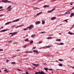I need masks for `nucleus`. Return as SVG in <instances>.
<instances>
[{
	"mask_svg": "<svg viewBox=\"0 0 74 74\" xmlns=\"http://www.w3.org/2000/svg\"><path fill=\"white\" fill-rule=\"evenodd\" d=\"M26 47H27V45H24V46H23V48H26Z\"/></svg>",
	"mask_w": 74,
	"mask_h": 74,
	"instance_id": "f3484780",
	"label": "nucleus"
},
{
	"mask_svg": "<svg viewBox=\"0 0 74 74\" xmlns=\"http://www.w3.org/2000/svg\"><path fill=\"white\" fill-rule=\"evenodd\" d=\"M13 35H14L13 34H12L11 36H10V37H11L12 36H13Z\"/></svg>",
	"mask_w": 74,
	"mask_h": 74,
	"instance_id": "8fccbe9b",
	"label": "nucleus"
},
{
	"mask_svg": "<svg viewBox=\"0 0 74 74\" xmlns=\"http://www.w3.org/2000/svg\"><path fill=\"white\" fill-rule=\"evenodd\" d=\"M7 69H5L3 71H7Z\"/></svg>",
	"mask_w": 74,
	"mask_h": 74,
	"instance_id": "09e8293b",
	"label": "nucleus"
},
{
	"mask_svg": "<svg viewBox=\"0 0 74 74\" xmlns=\"http://www.w3.org/2000/svg\"><path fill=\"white\" fill-rule=\"evenodd\" d=\"M17 70H18V71H22V70H21V69H17Z\"/></svg>",
	"mask_w": 74,
	"mask_h": 74,
	"instance_id": "473e14b6",
	"label": "nucleus"
},
{
	"mask_svg": "<svg viewBox=\"0 0 74 74\" xmlns=\"http://www.w3.org/2000/svg\"><path fill=\"white\" fill-rule=\"evenodd\" d=\"M12 33L13 34H17V32H13Z\"/></svg>",
	"mask_w": 74,
	"mask_h": 74,
	"instance_id": "7c9ffc66",
	"label": "nucleus"
},
{
	"mask_svg": "<svg viewBox=\"0 0 74 74\" xmlns=\"http://www.w3.org/2000/svg\"><path fill=\"white\" fill-rule=\"evenodd\" d=\"M11 64H15V62H12L11 63Z\"/></svg>",
	"mask_w": 74,
	"mask_h": 74,
	"instance_id": "2f4dec72",
	"label": "nucleus"
},
{
	"mask_svg": "<svg viewBox=\"0 0 74 74\" xmlns=\"http://www.w3.org/2000/svg\"><path fill=\"white\" fill-rule=\"evenodd\" d=\"M42 43V41H41L39 42H38V43L40 44H41V43Z\"/></svg>",
	"mask_w": 74,
	"mask_h": 74,
	"instance_id": "72a5a7b5",
	"label": "nucleus"
},
{
	"mask_svg": "<svg viewBox=\"0 0 74 74\" xmlns=\"http://www.w3.org/2000/svg\"><path fill=\"white\" fill-rule=\"evenodd\" d=\"M68 34H71V35H73V33L70 32V31L69 32Z\"/></svg>",
	"mask_w": 74,
	"mask_h": 74,
	"instance_id": "2eb2a0df",
	"label": "nucleus"
},
{
	"mask_svg": "<svg viewBox=\"0 0 74 74\" xmlns=\"http://www.w3.org/2000/svg\"><path fill=\"white\" fill-rule=\"evenodd\" d=\"M49 7V5H45V6H43V8H46L47 7Z\"/></svg>",
	"mask_w": 74,
	"mask_h": 74,
	"instance_id": "f8f14e48",
	"label": "nucleus"
},
{
	"mask_svg": "<svg viewBox=\"0 0 74 74\" xmlns=\"http://www.w3.org/2000/svg\"><path fill=\"white\" fill-rule=\"evenodd\" d=\"M1 51H3V49H1Z\"/></svg>",
	"mask_w": 74,
	"mask_h": 74,
	"instance_id": "69168bd1",
	"label": "nucleus"
},
{
	"mask_svg": "<svg viewBox=\"0 0 74 74\" xmlns=\"http://www.w3.org/2000/svg\"><path fill=\"white\" fill-rule=\"evenodd\" d=\"M32 65H35V66H36V67H37V66H39L40 65V64H32Z\"/></svg>",
	"mask_w": 74,
	"mask_h": 74,
	"instance_id": "ddd939ff",
	"label": "nucleus"
},
{
	"mask_svg": "<svg viewBox=\"0 0 74 74\" xmlns=\"http://www.w3.org/2000/svg\"><path fill=\"white\" fill-rule=\"evenodd\" d=\"M8 3H11V1H8Z\"/></svg>",
	"mask_w": 74,
	"mask_h": 74,
	"instance_id": "680f3d73",
	"label": "nucleus"
},
{
	"mask_svg": "<svg viewBox=\"0 0 74 74\" xmlns=\"http://www.w3.org/2000/svg\"><path fill=\"white\" fill-rule=\"evenodd\" d=\"M74 9V7L72 8V9L71 10H72Z\"/></svg>",
	"mask_w": 74,
	"mask_h": 74,
	"instance_id": "6e6d98bb",
	"label": "nucleus"
},
{
	"mask_svg": "<svg viewBox=\"0 0 74 74\" xmlns=\"http://www.w3.org/2000/svg\"><path fill=\"white\" fill-rule=\"evenodd\" d=\"M16 57V56H12V58H14V57Z\"/></svg>",
	"mask_w": 74,
	"mask_h": 74,
	"instance_id": "864d4df0",
	"label": "nucleus"
},
{
	"mask_svg": "<svg viewBox=\"0 0 74 74\" xmlns=\"http://www.w3.org/2000/svg\"><path fill=\"white\" fill-rule=\"evenodd\" d=\"M12 34H13L12 33H10L9 34V35Z\"/></svg>",
	"mask_w": 74,
	"mask_h": 74,
	"instance_id": "603ef678",
	"label": "nucleus"
},
{
	"mask_svg": "<svg viewBox=\"0 0 74 74\" xmlns=\"http://www.w3.org/2000/svg\"><path fill=\"white\" fill-rule=\"evenodd\" d=\"M59 45H64V44L63 43L60 42V43L59 44Z\"/></svg>",
	"mask_w": 74,
	"mask_h": 74,
	"instance_id": "5701e85b",
	"label": "nucleus"
},
{
	"mask_svg": "<svg viewBox=\"0 0 74 74\" xmlns=\"http://www.w3.org/2000/svg\"><path fill=\"white\" fill-rule=\"evenodd\" d=\"M3 16V14L0 15V17H1V16Z\"/></svg>",
	"mask_w": 74,
	"mask_h": 74,
	"instance_id": "79ce46f5",
	"label": "nucleus"
},
{
	"mask_svg": "<svg viewBox=\"0 0 74 74\" xmlns=\"http://www.w3.org/2000/svg\"><path fill=\"white\" fill-rule=\"evenodd\" d=\"M29 53H33V51H29Z\"/></svg>",
	"mask_w": 74,
	"mask_h": 74,
	"instance_id": "de8ad7c7",
	"label": "nucleus"
},
{
	"mask_svg": "<svg viewBox=\"0 0 74 74\" xmlns=\"http://www.w3.org/2000/svg\"><path fill=\"white\" fill-rule=\"evenodd\" d=\"M68 20H69V19H66V20H65L64 21H66V22H68V21H67Z\"/></svg>",
	"mask_w": 74,
	"mask_h": 74,
	"instance_id": "a878e982",
	"label": "nucleus"
},
{
	"mask_svg": "<svg viewBox=\"0 0 74 74\" xmlns=\"http://www.w3.org/2000/svg\"><path fill=\"white\" fill-rule=\"evenodd\" d=\"M33 52L34 53H39V52H38V50H33Z\"/></svg>",
	"mask_w": 74,
	"mask_h": 74,
	"instance_id": "20e7f679",
	"label": "nucleus"
},
{
	"mask_svg": "<svg viewBox=\"0 0 74 74\" xmlns=\"http://www.w3.org/2000/svg\"><path fill=\"white\" fill-rule=\"evenodd\" d=\"M1 8H3V7H2V6H0V9H1Z\"/></svg>",
	"mask_w": 74,
	"mask_h": 74,
	"instance_id": "49530a36",
	"label": "nucleus"
},
{
	"mask_svg": "<svg viewBox=\"0 0 74 74\" xmlns=\"http://www.w3.org/2000/svg\"><path fill=\"white\" fill-rule=\"evenodd\" d=\"M34 27V26L33 25H30L29 26L27 27V28H31V29H33Z\"/></svg>",
	"mask_w": 74,
	"mask_h": 74,
	"instance_id": "f03ea898",
	"label": "nucleus"
},
{
	"mask_svg": "<svg viewBox=\"0 0 74 74\" xmlns=\"http://www.w3.org/2000/svg\"><path fill=\"white\" fill-rule=\"evenodd\" d=\"M60 16V15H59L58 16L59 17Z\"/></svg>",
	"mask_w": 74,
	"mask_h": 74,
	"instance_id": "774afa93",
	"label": "nucleus"
},
{
	"mask_svg": "<svg viewBox=\"0 0 74 74\" xmlns=\"http://www.w3.org/2000/svg\"><path fill=\"white\" fill-rule=\"evenodd\" d=\"M59 60V61H63V60H62L61 59H60L59 60Z\"/></svg>",
	"mask_w": 74,
	"mask_h": 74,
	"instance_id": "cd10ccee",
	"label": "nucleus"
},
{
	"mask_svg": "<svg viewBox=\"0 0 74 74\" xmlns=\"http://www.w3.org/2000/svg\"><path fill=\"white\" fill-rule=\"evenodd\" d=\"M43 64H46V65L47 64L43 63Z\"/></svg>",
	"mask_w": 74,
	"mask_h": 74,
	"instance_id": "5fc2aeb1",
	"label": "nucleus"
},
{
	"mask_svg": "<svg viewBox=\"0 0 74 74\" xmlns=\"http://www.w3.org/2000/svg\"><path fill=\"white\" fill-rule=\"evenodd\" d=\"M46 33V32H41V34H42V33Z\"/></svg>",
	"mask_w": 74,
	"mask_h": 74,
	"instance_id": "a19ab883",
	"label": "nucleus"
},
{
	"mask_svg": "<svg viewBox=\"0 0 74 74\" xmlns=\"http://www.w3.org/2000/svg\"><path fill=\"white\" fill-rule=\"evenodd\" d=\"M27 53H29V51H26Z\"/></svg>",
	"mask_w": 74,
	"mask_h": 74,
	"instance_id": "338daca9",
	"label": "nucleus"
},
{
	"mask_svg": "<svg viewBox=\"0 0 74 74\" xmlns=\"http://www.w3.org/2000/svg\"><path fill=\"white\" fill-rule=\"evenodd\" d=\"M2 2H3V3H7L8 1H7V0H3Z\"/></svg>",
	"mask_w": 74,
	"mask_h": 74,
	"instance_id": "1a4fd4ad",
	"label": "nucleus"
},
{
	"mask_svg": "<svg viewBox=\"0 0 74 74\" xmlns=\"http://www.w3.org/2000/svg\"><path fill=\"white\" fill-rule=\"evenodd\" d=\"M11 10H12V8H10L9 10H8V11H11Z\"/></svg>",
	"mask_w": 74,
	"mask_h": 74,
	"instance_id": "f704fd0d",
	"label": "nucleus"
},
{
	"mask_svg": "<svg viewBox=\"0 0 74 74\" xmlns=\"http://www.w3.org/2000/svg\"><path fill=\"white\" fill-rule=\"evenodd\" d=\"M52 38L51 37H48L47 38V39H52Z\"/></svg>",
	"mask_w": 74,
	"mask_h": 74,
	"instance_id": "4be33fe9",
	"label": "nucleus"
},
{
	"mask_svg": "<svg viewBox=\"0 0 74 74\" xmlns=\"http://www.w3.org/2000/svg\"><path fill=\"white\" fill-rule=\"evenodd\" d=\"M56 41H60V39H57L56 40Z\"/></svg>",
	"mask_w": 74,
	"mask_h": 74,
	"instance_id": "412c9836",
	"label": "nucleus"
},
{
	"mask_svg": "<svg viewBox=\"0 0 74 74\" xmlns=\"http://www.w3.org/2000/svg\"><path fill=\"white\" fill-rule=\"evenodd\" d=\"M71 67L72 68H73V69H74V67H73L72 66H71Z\"/></svg>",
	"mask_w": 74,
	"mask_h": 74,
	"instance_id": "bf43d9fd",
	"label": "nucleus"
},
{
	"mask_svg": "<svg viewBox=\"0 0 74 74\" xmlns=\"http://www.w3.org/2000/svg\"><path fill=\"white\" fill-rule=\"evenodd\" d=\"M41 12H40L39 13H38L37 14H36V15H38L40 14H41Z\"/></svg>",
	"mask_w": 74,
	"mask_h": 74,
	"instance_id": "c85d7f7f",
	"label": "nucleus"
},
{
	"mask_svg": "<svg viewBox=\"0 0 74 74\" xmlns=\"http://www.w3.org/2000/svg\"><path fill=\"white\" fill-rule=\"evenodd\" d=\"M35 48H36V47H34L32 48V49H35Z\"/></svg>",
	"mask_w": 74,
	"mask_h": 74,
	"instance_id": "3c124183",
	"label": "nucleus"
},
{
	"mask_svg": "<svg viewBox=\"0 0 74 74\" xmlns=\"http://www.w3.org/2000/svg\"><path fill=\"white\" fill-rule=\"evenodd\" d=\"M33 69H36V68H35V67H33Z\"/></svg>",
	"mask_w": 74,
	"mask_h": 74,
	"instance_id": "4d7b16f0",
	"label": "nucleus"
},
{
	"mask_svg": "<svg viewBox=\"0 0 74 74\" xmlns=\"http://www.w3.org/2000/svg\"><path fill=\"white\" fill-rule=\"evenodd\" d=\"M70 4L71 5H73V3H72V2H71L70 3Z\"/></svg>",
	"mask_w": 74,
	"mask_h": 74,
	"instance_id": "c03bdc74",
	"label": "nucleus"
},
{
	"mask_svg": "<svg viewBox=\"0 0 74 74\" xmlns=\"http://www.w3.org/2000/svg\"><path fill=\"white\" fill-rule=\"evenodd\" d=\"M25 41H29V40L27 38H26L24 40Z\"/></svg>",
	"mask_w": 74,
	"mask_h": 74,
	"instance_id": "a211bd4d",
	"label": "nucleus"
},
{
	"mask_svg": "<svg viewBox=\"0 0 74 74\" xmlns=\"http://www.w3.org/2000/svg\"><path fill=\"white\" fill-rule=\"evenodd\" d=\"M54 44H59V43L55 42V43H54Z\"/></svg>",
	"mask_w": 74,
	"mask_h": 74,
	"instance_id": "37998d69",
	"label": "nucleus"
},
{
	"mask_svg": "<svg viewBox=\"0 0 74 74\" xmlns=\"http://www.w3.org/2000/svg\"><path fill=\"white\" fill-rule=\"evenodd\" d=\"M70 13V12L69 11H68L66 12L65 13H64L65 15H67V14H69Z\"/></svg>",
	"mask_w": 74,
	"mask_h": 74,
	"instance_id": "0eeeda50",
	"label": "nucleus"
},
{
	"mask_svg": "<svg viewBox=\"0 0 74 74\" xmlns=\"http://www.w3.org/2000/svg\"><path fill=\"white\" fill-rule=\"evenodd\" d=\"M39 73V72H36V73H35V74H39V73Z\"/></svg>",
	"mask_w": 74,
	"mask_h": 74,
	"instance_id": "58836bf2",
	"label": "nucleus"
},
{
	"mask_svg": "<svg viewBox=\"0 0 74 74\" xmlns=\"http://www.w3.org/2000/svg\"><path fill=\"white\" fill-rule=\"evenodd\" d=\"M16 51H20V50L18 49V50H17Z\"/></svg>",
	"mask_w": 74,
	"mask_h": 74,
	"instance_id": "e2e57ef3",
	"label": "nucleus"
},
{
	"mask_svg": "<svg viewBox=\"0 0 74 74\" xmlns=\"http://www.w3.org/2000/svg\"><path fill=\"white\" fill-rule=\"evenodd\" d=\"M44 23H45V21H42V25H44Z\"/></svg>",
	"mask_w": 74,
	"mask_h": 74,
	"instance_id": "aec40b11",
	"label": "nucleus"
},
{
	"mask_svg": "<svg viewBox=\"0 0 74 74\" xmlns=\"http://www.w3.org/2000/svg\"><path fill=\"white\" fill-rule=\"evenodd\" d=\"M41 22L40 21H37L35 23L36 25H38V24H40V23Z\"/></svg>",
	"mask_w": 74,
	"mask_h": 74,
	"instance_id": "9d476101",
	"label": "nucleus"
},
{
	"mask_svg": "<svg viewBox=\"0 0 74 74\" xmlns=\"http://www.w3.org/2000/svg\"><path fill=\"white\" fill-rule=\"evenodd\" d=\"M12 42V40H10L8 42Z\"/></svg>",
	"mask_w": 74,
	"mask_h": 74,
	"instance_id": "4c0bfd02",
	"label": "nucleus"
},
{
	"mask_svg": "<svg viewBox=\"0 0 74 74\" xmlns=\"http://www.w3.org/2000/svg\"><path fill=\"white\" fill-rule=\"evenodd\" d=\"M56 18H57L56 17H53L51 18V21H53V20H55V19H56Z\"/></svg>",
	"mask_w": 74,
	"mask_h": 74,
	"instance_id": "39448f33",
	"label": "nucleus"
},
{
	"mask_svg": "<svg viewBox=\"0 0 74 74\" xmlns=\"http://www.w3.org/2000/svg\"><path fill=\"white\" fill-rule=\"evenodd\" d=\"M39 73V74H45L44 72L42 71L39 72V73Z\"/></svg>",
	"mask_w": 74,
	"mask_h": 74,
	"instance_id": "423d86ee",
	"label": "nucleus"
},
{
	"mask_svg": "<svg viewBox=\"0 0 74 74\" xmlns=\"http://www.w3.org/2000/svg\"><path fill=\"white\" fill-rule=\"evenodd\" d=\"M35 36V35H32L31 36V37H32V38H33V37H34Z\"/></svg>",
	"mask_w": 74,
	"mask_h": 74,
	"instance_id": "6ab92c4d",
	"label": "nucleus"
},
{
	"mask_svg": "<svg viewBox=\"0 0 74 74\" xmlns=\"http://www.w3.org/2000/svg\"><path fill=\"white\" fill-rule=\"evenodd\" d=\"M20 19V18H18L14 20L13 21H12L8 22L5 23V25H8V24H10V23H12V22H18V21Z\"/></svg>",
	"mask_w": 74,
	"mask_h": 74,
	"instance_id": "f257e3e1",
	"label": "nucleus"
},
{
	"mask_svg": "<svg viewBox=\"0 0 74 74\" xmlns=\"http://www.w3.org/2000/svg\"><path fill=\"white\" fill-rule=\"evenodd\" d=\"M74 16V13H71V15L70 16V17L71 18V17H72Z\"/></svg>",
	"mask_w": 74,
	"mask_h": 74,
	"instance_id": "9b49d317",
	"label": "nucleus"
},
{
	"mask_svg": "<svg viewBox=\"0 0 74 74\" xmlns=\"http://www.w3.org/2000/svg\"><path fill=\"white\" fill-rule=\"evenodd\" d=\"M49 70H50L51 71H52V70H53V69H49Z\"/></svg>",
	"mask_w": 74,
	"mask_h": 74,
	"instance_id": "ea45409f",
	"label": "nucleus"
},
{
	"mask_svg": "<svg viewBox=\"0 0 74 74\" xmlns=\"http://www.w3.org/2000/svg\"><path fill=\"white\" fill-rule=\"evenodd\" d=\"M26 73V74H28V72L26 71L25 72Z\"/></svg>",
	"mask_w": 74,
	"mask_h": 74,
	"instance_id": "a18cd8bd",
	"label": "nucleus"
},
{
	"mask_svg": "<svg viewBox=\"0 0 74 74\" xmlns=\"http://www.w3.org/2000/svg\"><path fill=\"white\" fill-rule=\"evenodd\" d=\"M33 41L32 40L31 41H30L29 43L30 44H33Z\"/></svg>",
	"mask_w": 74,
	"mask_h": 74,
	"instance_id": "bb28decb",
	"label": "nucleus"
},
{
	"mask_svg": "<svg viewBox=\"0 0 74 74\" xmlns=\"http://www.w3.org/2000/svg\"><path fill=\"white\" fill-rule=\"evenodd\" d=\"M29 30H30V29H32V28H29Z\"/></svg>",
	"mask_w": 74,
	"mask_h": 74,
	"instance_id": "052dcab7",
	"label": "nucleus"
},
{
	"mask_svg": "<svg viewBox=\"0 0 74 74\" xmlns=\"http://www.w3.org/2000/svg\"><path fill=\"white\" fill-rule=\"evenodd\" d=\"M9 61V60H6V62H8Z\"/></svg>",
	"mask_w": 74,
	"mask_h": 74,
	"instance_id": "13d9d810",
	"label": "nucleus"
},
{
	"mask_svg": "<svg viewBox=\"0 0 74 74\" xmlns=\"http://www.w3.org/2000/svg\"><path fill=\"white\" fill-rule=\"evenodd\" d=\"M8 29H4L3 30H2L0 32H5V31H7V30H8Z\"/></svg>",
	"mask_w": 74,
	"mask_h": 74,
	"instance_id": "6e6552de",
	"label": "nucleus"
},
{
	"mask_svg": "<svg viewBox=\"0 0 74 74\" xmlns=\"http://www.w3.org/2000/svg\"><path fill=\"white\" fill-rule=\"evenodd\" d=\"M58 66H60V67H62V66H63V64H58Z\"/></svg>",
	"mask_w": 74,
	"mask_h": 74,
	"instance_id": "dca6fc26",
	"label": "nucleus"
},
{
	"mask_svg": "<svg viewBox=\"0 0 74 74\" xmlns=\"http://www.w3.org/2000/svg\"><path fill=\"white\" fill-rule=\"evenodd\" d=\"M10 7H11V5H10L7 8V9H9L10 8Z\"/></svg>",
	"mask_w": 74,
	"mask_h": 74,
	"instance_id": "c756f323",
	"label": "nucleus"
},
{
	"mask_svg": "<svg viewBox=\"0 0 74 74\" xmlns=\"http://www.w3.org/2000/svg\"><path fill=\"white\" fill-rule=\"evenodd\" d=\"M60 16H64V15H65V14H60Z\"/></svg>",
	"mask_w": 74,
	"mask_h": 74,
	"instance_id": "e433bc0d",
	"label": "nucleus"
},
{
	"mask_svg": "<svg viewBox=\"0 0 74 74\" xmlns=\"http://www.w3.org/2000/svg\"><path fill=\"white\" fill-rule=\"evenodd\" d=\"M45 47H47V48H51V47L49 45V46H45Z\"/></svg>",
	"mask_w": 74,
	"mask_h": 74,
	"instance_id": "393cba45",
	"label": "nucleus"
},
{
	"mask_svg": "<svg viewBox=\"0 0 74 74\" xmlns=\"http://www.w3.org/2000/svg\"><path fill=\"white\" fill-rule=\"evenodd\" d=\"M28 28H27V27H26V28L23 29V30L25 31V30H28Z\"/></svg>",
	"mask_w": 74,
	"mask_h": 74,
	"instance_id": "b1692460",
	"label": "nucleus"
},
{
	"mask_svg": "<svg viewBox=\"0 0 74 74\" xmlns=\"http://www.w3.org/2000/svg\"><path fill=\"white\" fill-rule=\"evenodd\" d=\"M42 48H45V47H42Z\"/></svg>",
	"mask_w": 74,
	"mask_h": 74,
	"instance_id": "0e129e2a",
	"label": "nucleus"
},
{
	"mask_svg": "<svg viewBox=\"0 0 74 74\" xmlns=\"http://www.w3.org/2000/svg\"><path fill=\"white\" fill-rule=\"evenodd\" d=\"M45 70H46V71H47L48 70V68H45Z\"/></svg>",
	"mask_w": 74,
	"mask_h": 74,
	"instance_id": "c9c22d12",
	"label": "nucleus"
},
{
	"mask_svg": "<svg viewBox=\"0 0 74 74\" xmlns=\"http://www.w3.org/2000/svg\"><path fill=\"white\" fill-rule=\"evenodd\" d=\"M54 10H55V8H53L51 10L48 11H47V12L49 13H50V12H52V11H54Z\"/></svg>",
	"mask_w": 74,
	"mask_h": 74,
	"instance_id": "7ed1b4c3",
	"label": "nucleus"
},
{
	"mask_svg": "<svg viewBox=\"0 0 74 74\" xmlns=\"http://www.w3.org/2000/svg\"><path fill=\"white\" fill-rule=\"evenodd\" d=\"M23 25H20L19 26H17V27H15V28H18V27H22V26H23Z\"/></svg>",
	"mask_w": 74,
	"mask_h": 74,
	"instance_id": "4468645a",
	"label": "nucleus"
}]
</instances>
